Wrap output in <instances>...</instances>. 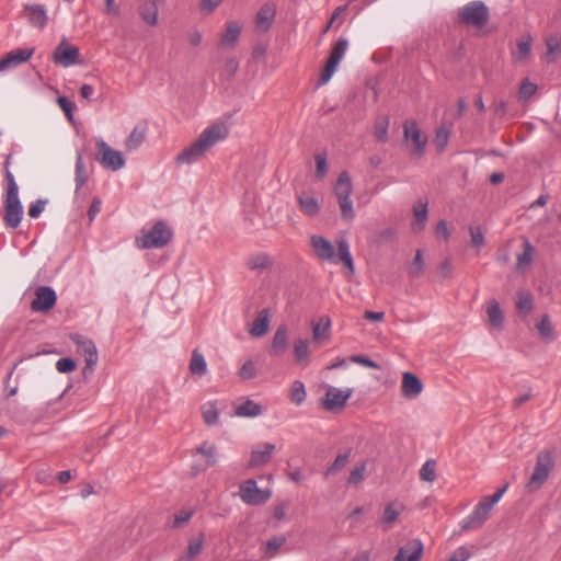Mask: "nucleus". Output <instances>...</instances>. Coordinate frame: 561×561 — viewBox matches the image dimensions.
I'll use <instances>...</instances> for the list:
<instances>
[{
  "mask_svg": "<svg viewBox=\"0 0 561 561\" xmlns=\"http://www.w3.org/2000/svg\"><path fill=\"white\" fill-rule=\"evenodd\" d=\"M517 309L519 312L529 313L534 308L533 297L529 293H518Z\"/></svg>",
  "mask_w": 561,
  "mask_h": 561,
  "instance_id": "3c124183",
  "label": "nucleus"
},
{
  "mask_svg": "<svg viewBox=\"0 0 561 561\" xmlns=\"http://www.w3.org/2000/svg\"><path fill=\"white\" fill-rule=\"evenodd\" d=\"M435 236L438 239H443L444 241H448L450 238V231L448 229L447 221L442 219L437 222L435 227Z\"/></svg>",
  "mask_w": 561,
  "mask_h": 561,
  "instance_id": "69168bd1",
  "label": "nucleus"
},
{
  "mask_svg": "<svg viewBox=\"0 0 561 561\" xmlns=\"http://www.w3.org/2000/svg\"><path fill=\"white\" fill-rule=\"evenodd\" d=\"M547 57L551 60L561 51V35H551L546 39Z\"/></svg>",
  "mask_w": 561,
  "mask_h": 561,
  "instance_id": "09e8293b",
  "label": "nucleus"
},
{
  "mask_svg": "<svg viewBox=\"0 0 561 561\" xmlns=\"http://www.w3.org/2000/svg\"><path fill=\"white\" fill-rule=\"evenodd\" d=\"M205 545V536L201 534L197 538L191 539L187 546L186 557L193 559L202 553Z\"/></svg>",
  "mask_w": 561,
  "mask_h": 561,
  "instance_id": "de8ad7c7",
  "label": "nucleus"
},
{
  "mask_svg": "<svg viewBox=\"0 0 561 561\" xmlns=\"http://www.w3.org/2000/svg\"><path fill=\"white\" fill-rule=\"evenodd\" d=\"M256 376V367L254 362L247 360L239 370V377L242 380H250Z\"/></svg>",
  "mask_w": 561,
  "mask_h": 561,
  "instance_id": "680f3d73",
  "label": "nucleus"
},
{
  "mask_svg": "<svg viewBox=\"0 0 561 561\" xmlns=\"http://www.w3.org/2000/svg\"><path fill=\"white\" fill-rule=\"evenodd\" d=\"M533 37L529 33L517 39L516 49L512 51V58L516 62H525L531 54Z\"/></svg>",
  "mask_w": 561,
  "mask_h": 561,
  "instance_id": "a878e982",
  "label": "nucleus"
},
{
  "mask_svg": "<svg viewBox=\"0 0 561 561\" xmlns=\"http://www.w3.org/2000/svg\"><path fill=\"white\" fill-rule=\"evenodd\" d=\"M405 510V506L403 503L398 501L389 502L381 515L380 523L383 528V530H389L393 527V525L398 522L400 515Z\"/></svg>",
  "mask_w": 561,
  "mask_h": 561,
  "instance_id": "a211bd4d",
  "label": "nucleus"
},
{
  "mask_svg": "<svg viewBox=\"0 0 561 561\" xmlns=\"http://www.w3.org/2000/svg\"><path fill=\"white\" fill-rule=\"evenodd\" d=\"M202 415L207 425H215L218 422L219 412L215 401H209L202 407Z\"/></svg>",
  "mask_w": 561,
  "mask_h": 561,
  "instance_id": "a19ab883",
  "label": "nucleus"
},
{
  "mask_svg": "<svg viewBox=\"0 0 561 561\" xmlns=\"http://www.w3.org/2000/svg\"><path fill=\"white\" fill-rule=\"evenodd\" d=\"M351 396L352 389L341 390L339 388L330 387L327 391L323 405L328 411L341 409L346 404Z\"/></svg>",
  "mask_w": 561,
  "mask_h": 561,
  "instance_id": "2eb2a0df",
  "label": "nucleus"
},
{
  "mask_svg": "<svg viewBox=\"0 0 561 561\" xmlns=\"http://www.w3.org/2000/svg\"><path fill=\"white\" fill-rule=\"evenodd\" d=\"M310 243L316 256L319 260L331 263L341 262L350 275L355 273V266L350 251V244L345 238H341L337 241V254L335 253L333 243L323 236H311Z\"/></svg>",
  "mask_w": 561,
  "mask_h": 561,
  "instance_id": "f03ea898",
  "label": "nucleus"
},
{
  "mask_svg": "<svg viewBox=\"0 0 561 561\" xmlns=\"http://www.w3.org/2000/svg\"><path fill=\"white\" fill-rule=\"evenodd\" d=\"M24 11L32 26L43 30L47 25V10L43 4H25Z\"/></svg>",
  "mask_w": 561,
  "mask_h": 561,
  "instance_id": "4be33fe9",
  "label": "nucleus"
},
{
  "mask_svg": "<svg viewBox=\"0 0 561 561\" xmlns=\"http://www.w3.org/2000/svg\"><path fill=\"white\" fill-rule=\"evenodd\" d=\"M276 15V4L273 2L264 3L255 15V26L262 32H267Z\"/></svg>",
  "mask_w": 561,
  "mask_h": 561,
  "instance_id": "aec40b11",
  "label": "nucleus"
},
{
  "mask_svg": "<svg viewBox=\"0 0 561 561\" xmlns=\"http://www.w3.org/2000/svg\"><path fill=\"white\" fill-rule=\"evenodd\" d=\"M271 265H272L271 257L265 253L254 255L249 261V267L251 270H264V268L270 267Z\"/></svg>",
  "mask_w": 561,
  "mask_h": 561,
  "instance_id": "8fccbe9b",
  "label": "nucleus"
},
{
  "mask_svg": "<svg viewBox=\"0 0 561 561\" xmlns=\"http://www.w3.org/2000/svg\"><path fill=\"white\" fill-rule=\"evenodd\" d=\"M414 222L412 224V230L420 232L424 229L427 221V203L421 204L414 207Z\"/></svg>",
  "mask_w": 561,
  "mask_h": 561,
  "instance_id": "58836bf2",
  "label": "nucleus"
},
{
  "mask_svg": "<svg viewBox=\"0 0 561 561\" xmlns=\"http://www.w3.org/2000/svg\"><path fill=\"white\" fill-rule=\"evenodd\" d=\"M534 255L535 248L528 239H525L523 242V252L519 253L516 257V271L520 273L526 272L533 263Z\"/></svg>",
  "mask_w": 561,
  "mask_h": 561,
  "instance_id": "cd10ccee",
  "label": "nucleus"
},
{
  "mask_svg": "<svg viewBox=\"0 0 561 561\" xmlns=\"http://www.w3.org/2000/svg\"><path fill=\"white\" fill-rule=\"evenodd\" d=\"M87 182V175L84 173V162L81 153L77 154L76 159V186L79 190Z\"/></svg>",
  "mask_w": 561,
  "mask_h": 561,
  "instance_id": "603ef678",
  "label": "nucleus"
},
{
  "mask_svg": "<svg viewBox=\"0 0 561 561\" xmlns=\"http://www.w3.org/2000/svg\"><path fill=\"white\" fill-rule=\"evenodd\" d=\"M306 397H307V392H306L305 385L299 380H295L290 387V393H289L290 401L293 403H295L296 405H300L306 400Z\"/></svg>",
  "mask_w": 561,
  "mask_h": 561,
  "instance_id": "79ce46f5",
  "label": "nucleus"
},
{
  "mask_svg": "<svg viewBox=\"0 0 561 561\" xmlns=\"http://www.w3.org/2000/svg\"><path fill=\"white\" fill-rule=\"evenodd\" d=\"M22 217V204L19 195L14 194V188L11 187V191L7 192L4 201V224L8 228L15 229L21 224Z\"/></svg>",
  "mask_w": 561,
  "mask_h": 561,
  "instance_id": "6e6552de",
  "label": "nucleus"
},
{
  "mask_svg": "<svg viewBox=\"0 0 561 561\" xmlns=\"http://www.w3.org/2000/svg\"><path fill=\"white\" fill-rule=\"evenodd\" d=\"M403 134L404 140L413 146L412 153L417 157L423 156L427 137L421 131L417 123L413 119L407 121L403 125Z\"/></svg>",
  "mask_w": 561,
  "mask_h": 561,
  "instance_id": "9d476101",
  "label": "nucleus"
},
{
  "mask_svg": "<svg viewBox=\"0 0 561 561\" xmlns=\"http://www.w3.org/2000/svg\"><path fill=\"white\" fill-rule=\"evenodd\" d=\"M422 390V381L416 375L409 371L403 373L401 393L404 398L415 399L421 394Z\"/></svg>",
  "mask_w": 561,
  "mask_h": 561,
  "instance_id": "f3484780",
  "label": "nucleus"
},
{
  "mask_svg": "<svg viewBox=\"0 0 561 561\" xmlns=\"http://www.w3.org/2000/svg\"><path fill=\"white\" fill-rule=\"evenodd\" d=\"M425 263L423 259V251L416 250L414 260L408 265V274L413 277H420L424 272Z\"/></svg>",
  "mask_w": 561,
  "mask_h": 561,
  "instance_id": "ea45409f",
  "label": "nucleus"
},
{
  "mask_svg": "<svg viewBox=\"0 0 561 561\" xmlns=\"http://www.w3.org/2000/svg\"><path fill=\"white\" fill-rule=\"evenodd\" d=\"M554 468V455L551 450H541L536 456V463L533 473L530 474L526 489L528 492H535L549 479V476Z\"/></svg>",
  "mask_w": 561,
  "mask_h": 561,
  "instance_id": "20e7f679",
  "label": "nucleus"
},
{
  "mask_svg": "<svg viewBox=\"0 0 561 561\" xmlns=\"http://www.w3.org/2000/svg\"><path fill=\"white\" fill-rule=\"evenodd\" d=\"M316 160V174L317 178L323 179L328 172V163H327V153H317L314 156Z\"/></svg>",
  "mask_w": 561,
  "mask_h": 561,
  "instance_id": "bf43d9fd",
  "label": "nucleus"
},
{
  "mask_svg": "<svg viewBox=\"0 0 561 561\" xmlns=\"http://www.w3.org/2000/svg\"><path fill=\"white\" fill-rule=\"evenodd\" d=\"M287 328L286 325H279L273 336L271 354L280 355L287 347Z\"/></svg>",
  "mask_w": 561,
  "mask_h": 561,
  "instance_id": "72a5a7b5",
  "label": "nucleus"
},
{
  "mask_svg": "<svg viewBox=\"0 0 561 561\" xmlns=\"http://www.w3.org/2000/svg\"><path fill=\"white\" fill-rule=\"evenodd\" d=\"M537 90L538 85L526 78L520 83L518 98L523 101H528L536 94Z\"/></svg>",
  "mask_w": 561,
  "mask_h": 561,
  "instance_id": "49530a36",
  "label": "nucleus"
},
{
  "mask_svg": "<svg viewBox=\"0 0 561 561\" xmlns=\"http://www.w3.org/2000/svg\"><path fill=\"white\" fill-rule=\"evenodd\" d=\"M536 329L539 333L540 339L545 343H551L556 339V332L553 324L548 314H543L541 319L536 324Z\"/></svg>",
  "mask_w": 561,
  "mask_h": 561,
  "instance_id": "473e14b6",
  "label": "nucleus"
},
{
  "mask_svg": "<svg viewBox=\"0 0 561 561\" xmlns=\"http://www.w3.org/2000/svg\"><path fill=\"white\" fill-rule=\"evenodd\" d=\"M365 471H366V463L363 462L358 466H356L348 476L347 482L350 484H358L360 483L365 478Z\"/></svg>",
  "mask_w": 561,
  "mask_h": 561,
  "instance_id": "052dcab7",
  "label": "nucleus"
},
{
  "mask_svg": "<svg viewBox=\"0 0 561 561\" xmlns=\"http://www.w3.org/2000/svg\"><path fill=\"white\" fill-rule=\"evenodd\" d=\"M241 33V26L237 22H229L221 37L222 44H233Z\"/></svg>",
  "mask_w": 561,
  "mask_h": 561,
  "instance_id": "a18cd8bd",
  "label": "nucleus"
},
{
  "mask_svg": "<svg viewBox=\"0 0 561 561\" xmlns=\"http://www.w3.org/2000/svg\"><path fill=\"white\" fill-rule=\"evenodd\" d=\"M262 412V407L251 399H247L234 409V414L240 417H255L261 415Z\"/></svg>",
  "mask_w": 561,
  "mask_h": 561,
  "instance_id": "2f4dec72",
  "label": "nucleus"
},
{
  "mask_svg": "<svg viewBox=\"0 0 561 561\" xmlns=\"http://www.w3.org/2000/svg\"><path fill=\"white\" fill-rule=\"evenodd\" d=\"M79 56V48L62 38L54 51L53 60L56 65L70 67L77 62Z\"/></svg>",
  "mask_w": 561,
  "mask_h": 561,
  "instance_id": "ddd939ff",
  "label": "nucleus"
},
{
  "mask_svg": "<svg viewBox=\"0 0 561 561\" xmlns=\"http://www.w3.org/2000/svg\"><path fill=\"white\" fill-rule=\"evenodd\" d=\"M449 140V130L445 127H440L436 130L434 145L438 151H443Z\"/></svg>",
  "mask_w": 561,
  "mask_h": 561,
  "instance_id": "4d7b16f0",
  "label": "nucleus"
},
{
  "mask_svg": "<svg viewBox=\"0 0 561 561\" xmlns=\"http://www.w3.org/2000/svg\"><path fill=\"white\" fill-rule=\"evenodd\" d=\"M190 371L193 375L203 376L207 373V363L205 357L198 350H194L192 352V357L190 362Z\"/></svg>",
  "mask_w": 561,
  "mask_h": 561,
  "instance_id": "e433bc0d",
  "label": "nucleus"
},
{
  "mask_svg": "<svg viewBox=\"0 0 561 561\" xmlns=\"http://www.w3.org/2000/svg\"><path fill=\"white\" fill-rule=\"evenodd\" d=\"M348 47L346 38H339L331 49L330 57L321 72L319 84H325L334 75L337 65L344 57Z\"/></svg>",
  "mask_w": 561,
  "mask_h": 561,
  "instance_id": "0eeeda50",
  "label": "nucleus"
},
{
  "mask_svg": "<svg viewBox=\"0 0 561 561\" xmlns=\"http://www.w3.org/2000/svg\"><path fill=\"white\" fill-rule=\"evenodd\" d=\"M72 341L76 343L78 352L84 357L85 367L83 368V374L93 373L99 359L95 344L80 335L72 336Z\"/></svg>",
  "mask_w": 561,
  "mask_h": 561,
  "instance_id": "9b49d317",
  "label": "nucleus"
},
{
  "mask_svg": "<svg viewBox=\"0 0 561 561\" xmlns=\"http://www.w3.org/2000/svg\"><path fill=\"white\" fill-rule=\"evenodd\" d=\"M350 457H351V449H348L344 454L337 455L336 458L334 459L333 463L325 471L324 476L329 477L330 474H334L335 472L343 469L350 461Z\"/></svg>",
  "mask_w": 561,
  "mask_h": 561,
  "instance_id": "c03bdc74",
  "label": "nucleus"
},
{
  "mask_svg": "<svg viewBox=\"0 0 561 561\" xmlns=\"http://www.w3.org/2000/svg\"><path fill=\"white\" fill-rule=\"evenodd\" d=\"M422 554V541L420 539H412L399 548L394 561H420Z\"/></svg>",
  "mask_w": 561,
  "mask_h": 561,
  "instance_id": "dca6fc26",
  "label": "nucleus"
},
{
  "mask_svg": "<svg viewBox=\"0 0 561 561\" xmlns=\"http://www.w3.org/2000/svg\"><path fill=\"white\" fill-rule=\"evenodd\" d=\"M300 211L308 217H316L320 211V203L309 192H301L297 195Z\"/></svg>",
  "mask_w": 561,
  "mask_h": 561,
  "instance_id": "5701e85b",
  "label": "nucleus"
},
{
  "mask_svg": "<svg viewBox=\"0 0 561 561\" xmlns=\"http://www.w3.org/2000/svg\"><path fill=\"white\" fill-rule=\"evenodd\" d=\"M271 311L270 309L265 308L262 309L256 319L253 321L252 327L249 330V333L253 337H261L265 335L268 332L270 324H271Z\"/></svg>",
  "mask_w": 561,
  "mask_h": 561,
  "instance_id": "393cba45",
  "label": "nucleus"
},
{
  "mask_svg": "<svg viewBox=\"0 0 561 561\" xmlns=\"http://www.w3.org/2000/svg\"><path fill=\"white\" fill-rule=\"evenodd\" d=\"M172 229L163 221H157L150 229H142L135 238V244L138 249H161L172 239Z\"/></svg>",
  "mask_w": 561,
  "mask_h": 561,
  "instance_id": "7ed1b4c3",
  "label": "nucleus"
},
{
  "mask_svg": "<svg viewBox=\"0 0 561 561\" xmlns=\"http://www.w3.org/2000/svg\"><path fill=\"white\" fill-rule=\"evenodd\" d=\"M100 163L112 171H118L125 165V159L121 151L112 149L103 139L96 141Z\"/></svg>",
  "mask_w": 561,
  "mask_h": 561,
  "instance_id": "1a4fd4ad",
  "label": "nucleus"
},
{
  "mask_svg": "<svg viewBox=\"0 0 561 561\" xmlns=\"http://www.w3.org/2000/svg\"><path fill=\"white\" fill-rule=\"evenodd\" d=\"M147 135L146 126H135L130 131L129 136L125 140V148L131 152L137 150L145 141Z\"/></svg>",
  "mask_w": 561,
  "mask_h": 561,
  "instance_id": "7c9ffc66",
  "label": "nucleus"
},
{
  "mask_svg": "<svg viewBox=\"0 0 561 561\" xmlns=\"http://www.w3.org/2000/svg\"><path fill=\"white\" fill-rule=\"evenodd\" d=\"M275 445L271 443H264L256 446L251 453L249 466L251 468H259L266 465L270 461L272 454L275 451Z\"/></svg>",
  "mask_w": 561,
  "mask_h": 561,
  "instance_id": "412c9836",
  "label": "nucleus"
},
{
  "mask_svg": "<svg viewBox=\"0 0 561 561\" xmlns=\"http://www.w3.org/2000/svg\"><path fill=\"white\" fill-rule=\"evenodd\" d=\"M239 68V61L236 58H230L225 62L222 73L227 79L234 77Z\"/></svg>",
  "mask_w": 561,
  "mask_h": 561,
  "instance_id": "0e129e2a",
  "label": "nucleus"
},
{
  "mask_svg": "<svg viewBox=\"0 0 561 561\" xmlns=\"http://www.w3.org/2000/svg\"><path fill=\"white\" fill-rule=\"evenodd\" d=\"M294 354L296 362L306 367L310 363V343L307 339H296L294 342Z\"/></svg>",
  "mask_w": 561,
  "mask_h": 561,
  "instance_id": "c756f323",
  "label": "nucleus"
},
{
  "mask_svg": "<svg viewBox=\"0 0 561 561\" xmlns=\"http://www.w3.org/2000/svg\"><path fill=\"white\" fill-rule=\"evenodd\" d=\"M471 243L474 248L481 249L485 244L484 234L479 226H470L469 228Z\"/></svg>",
  "mask_w": 561,
  "mask_h": 561,
  "instance_id": "13d9d810",
  "label": "nucleus"
},
{
  "mask_svg": "<svg viewBox=\"0 0 561 561\" xmlns=\"http://www.w3.org/2000/svg\"><path fill=\"white\" fill-rule=\"evenodd\" d=\"M194 515V510H182L174 515L171 527L181 528L187 524Z\"/></svg>",
  "mask_w": 561,
  "mask_h": 561,
  "instance_id": "864d4df0",
  "label": "nucleus"
},
{
  "mask_svg": "<svg viewBox=\"0 0 561 561\" xmlns=\"http://www.w3.org/2000/svg\"><path fill=\"white\" fill-rule=\"evenodd\" d=\"M486 314L491 327L500 329L503 325L504 316L501 310L500 304L492 299L486 305Z\"/></svg>",
  "mask_w": 561,
  "mask_h": 561,
  "instance_id": "f704fd0d",
  "label": "nucleus"
},
{
  "mask_svg": "<svg viewBox=\"0 0 561 561\" xmlns=\"http://www.w3.org/2000/svg\"><path fill=\"white\" fill-rule=\"evenodd\" d=\"M34 54V48L16 49L0 59V72L27 61Z\"/></svg>",
  "mask_w": 561,
  "mask_h": 561,
  "instance_id": "6ab92c4d",
  "label": "nucleus"
},
{
  "mask_svg": "<svg viewBox=\"0 0 561 561\" xmlns=\"http://www.w3.org/2000/svg\"><path fill=\"white\" fill-rule=\"evenodd\" d=\"M420 478L426 482H434L436 479V461L434 459L426 460L421 470Z\"/></svg>",
  "mask_w": 561,
  "mask_h": 561,
  "instance_id": "37998d69",
  "label": "nucleus"
},
{
  "mask_svg": "<svg viewBox=\"0 0 561 561\" xmlns=\"http://www.w3.org/2000/svg\"><path fill=\"white\" fill-rule=\"evenodd\" d=\"M313 342H329L331 339V319L328 316L321 317L318 321L311 322Z\"/></svg>",
  "mask_w": 561,
  "mask_h": 561,
  "instance_id": "b1692460",
  "label": "nucleus"
},
{
  "mask_svg": "<svg viewBox=\"0 0 561 561\" xmlns=\"http://www.w3.org/2000/svg\"><path fill=\"white\" fill-rule=\"evenodd\" d=\"M195 453L204 456L208 466H215L217 463V447L214 444L204 442L196 447Z\"/></svg>",
  "mask_w": 561,
  "mask_h": 561,
  "instance_id": "4c0bfd02",
  "label": "nucleus"
},
{
  "mask_svg": "<svg viewBox=\"0 0 561 561\" xmlns=\"http://www.w3.org/2000/svg\"><path fill=\"white\" fill-rule=\"evenodd\" d=\"M56 291L49 286H39L35 289V298L31 302L34 312H47L56 305Z\"/></svg>",
  "mask_w": 561,
  "mask_h": 561,
  "instance_id": "4468645a",
  "label": "nucleus"
},
{
  "mask_svg": "<svg viewBox=\"0 0 561 561\" xmlns=\"http://www.w3.org/2000/svg\"><path fill=\"white\" fill-rule=\"evenodd\" d=\"M228 134V126L222 122L209 125L188 147L176 156L175 163L191 165L199 161L216 144L226 139Z\"/></svg>",
  "mask_w": 561,
  "mask_h": 561,
  "instance_id": "f257e3e1",
  "label": "nucleus"
},
{
  "mask_svg": "<svg viewBox=\"0 0 561 561\" xmlns=\"http://www.w3.org/2000/svg\"><path fill=\"white\" fill-rule=\"evenodd\" d=\"M46 205V201L37 199L35 203L31 204L28 207V216L31 218H37L44 210Z\"/></svg>",
  "mask_w": 561,
  "mask_h": 561,
  "instance_id": "774afa93",
  "label": "nucleus"
},
{
  "mask_svg": "<svg viewBox=\"0 0 561 561\" xmlns=\"http://www.w3.org/2000/svg\"><path fill=\"white\" fill-rule=\"evenodd\" d=\"M492 508L482 500L474 506L470 515H468L460 524L463 531H470L481 528L488 520Z\"/></svg>",
  "mask_w": 561,
  "mask_h": 561,
  "instance_id": "f8f14e48",
  "label": "nucleus"
},
{
  "mask_svg": "<svg viewBox=\"0 0 561 561\" xmlns=\"http://www.w3.org/2000/svg\"><path fill=\"white\" fill-rule=\"evenodd\" d=\"M390 119L388 116H378L374 124V136L378 142L386 144L388 141V129Z\"/></svg>",
  "mask_w": 561,
  "mask_h": 561,
  "instance_id": "c9c22d12",
  "label": "nucleus"
},
{
  "mask_svg": "<svg viewBox=\"0 0 561 561\" xmlns=\"http://www.w3.org/2000/svg\"><path fill=\"white\" fill-rule=\"evenodd\" d=\"M470 552L466 547L457 548L447 561H467L470 558Z\"/></svg>",
  "mask_w": 561,
  "mask_h": 561,
  "instance_id": "338daca9",
  "label": "nucleus"
},
{
  "mask_svg": "<svg viewBox=\"0 0 561 561\" xmlns=\"http://www.w3.org/2000/svg\"><path fill=\"white\" fill-rule=\"evenodd\" d=\"M341 209V217L344 221L351 222L355 218V210L353 208L352 199L337 202Z\"/></svg>",
  "mask_w": 561,
  "mask_h": 561,
  "instance_id": "5fc2aeb1",
  "label": "nucleus"
},
{
  "mask_svg": "<svg viewBox=\"0 0 561 561\" xmlns=\"http://www.w3.org/2000/svg\"><path fill=\"white\" fill-rule=\"evenodd\" d=\"M286 542L285 536H275L266 541L265 552L271 557L277 553V550Z\"/></svg>",
  "mask_w": 561,
  "mask_h": 561,
  "instance_id": "6e6d98bb",
  "label": "nucleus"
},
{
  "mask_svg": "<svg viewBox=\"0 0 561 561\" xmlns=\"http://www.w3.org/2000/svg\"><path fill=\"white\" fill-rule=\"evenodd\" d=\"M353 192V184L350 174L346 171L340 173L337 181L334 185V194L337 202L351 199Z\"/></svg>",
  "mask_w": 561,
  "mask_h": 561,
  "instance_id": "bb28decb",
  "label": "nucleus"
},
{
  "mask_svg": "<svg viewBox=\"0 0 561 561\" xmlns=\"http://www.w3.org/2000/svg\"><path fill=\"white\" fill-rule=\"evenodd\" d=\"M76 362L68 357H62L56 363L57 370L62 374L71 373L76 369Z\"/></svg>",
  "mask_w": 561,
  "mask_h": 561,
  "instance_id": "e2e57ef3",
  "label": "nucleus"
},
{
  "mask_svg": "<svg viewBox=\"0 0 561 561\" xmlns=\"http://www.w3.org/2000/svg\"><path fill=\"white\" fill-rule=\"evenodd\" d=\"M459 20L465 24L482 27L489 21L488 7L482 1H471L459 10Z\"/></svg>",
  "mask_w": 561,
  "mask_h": 561,
  "instance_id": "39448f33",
  "label": "nucleus"
},
{
  "mask_svg": "<svg viewBox=\"0 0 561 561\" xmlns=\"http://www.w3.org/2000/svg\"><path fill=\"white\" fill-rule=\"evenodd\" d=\"M239 495L248 505H262L271 499L272 491L260 489L254 479H248L240 485Z\"/></svg>",
  "mask_w": 561,
  "mask_h": 561,
  "instance_id": "423d86ee",
  "label": "nucleus"
},
{
  "mask_svg": "<svg viewBox=\"0 0 561 561\" xmlns=\"http://www.w3.org/2000/svg\"><path fill=\"white\" fill-rule=\"evenodd\" d=\"M158 2L159 1L154 0L147 1L141 4L138 10L140 18L150 26H156L158 24Z\"/></svg>",
  "mask_w": 561,
  "mask_h": 561,
  "instance_id": "c85d7f7f",
  "label": "nucleus"
}]
</instances>
